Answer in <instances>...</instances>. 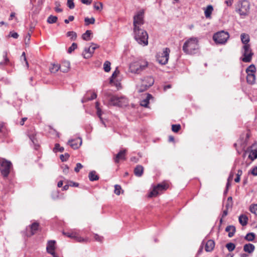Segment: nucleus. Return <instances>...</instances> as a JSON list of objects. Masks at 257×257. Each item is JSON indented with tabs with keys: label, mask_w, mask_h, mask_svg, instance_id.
<instances>
[{
	"label": "nucleus",
	"mask_w": 257,
	"mask_h": 257,
	"mask_svg": "<svg viewBox=\"0 0 257 257\" xmlns=\"http://www.w3.org/2000/svg\"><path fill=\"white\" fill-rule=\"evenodd\" d=\"M198 49V40L196 37H191L186 41L183 46L182 49L186 54H192L195 50Z\"/></svg>",
	"instance_id": "1"
},
{
	"label": "nucleus",
	"mask_w": 257,
	"mask_h": 257,
	"mask_svg": "<svg viewBox=\"0 0 257 257\" xmlns=\"http://www.w3.org/2000/svg\"><path fill=\"white\" fill-rule=\"evenodd\" d=\"M134 38L140 44L146 46L148 44V34L147 32L141 28L134 29Z\"/></svg>",
	"instance_id": "2"
},
{
	"label": "nucleus",
	"mask_w": 257,
	"mask_h": 257,
	"mask_svg": "<svg viewBox=\"0 0 257 257\" xmlns=\"http://www.w3.org/2000/svg\"><path fill=\"white\" fill-rule=\"evenodd\" d=\"M250 4L247 1L243 0L238 2L236 6V12L241 16H246L249 13Z\"/></svg>",
	"instance_id": "3"
},
{
	"label": "nucleus",
	"mask_w": 257,
	"mask_h": 257,
	"mask_svg": "<svg viewBox=\"0 0 257 257\" xmlns=\"http://www.w3.org/2000/svg\"><path fill=\"white\" fill-rule=\"evenodd\" d=\"M127 99L124 96L111 95L109 98V104L113 106L122 107L127 105Z\"/></svg>",
	"instance_id": "4"
},
{
	"label": "nucleus",
	"mask_w": 257,
	"mask_h": 257,
	"mask_svg": "<svg viewBox=\"0 0 257 257\" xmlns=\"http://www.w3.org/2000/svg\"><path fill=\"white\" fill-rule=\"evenodd\" d=\"M141 81L142 84L138 89L140 93L147 90L154 84L155 81L154 78L151 76L145 77L143 79H141Z\"/></svg>",
	"instance_id": "5"
},
{
	"label": "nucleus",
	"mask_w": 257,
	"mask_h": 257,
	"mask_svg": "<svg viewBox=\"0 0 257 257\" xmlns=\"http://www.w3.org/2000/svg\"><path fill=\"white\" fill-rule=\"evenodd\" d=\"M0 165L1 166V172L4 178L7 177L12 167V163L4 159H0Z\"/></svg>",
	"instance_id": "6"
},
{
	"label": "nucleus",
	"mask_w": 257,
	"mask_h": 257,
	"mask_svg": "<svg viewBox=\"0 0 257 257\" xmlns=\"http://www.w3.org/2000/svg\"><path fill=\"white\" fill-rule=\"evenodd\" d=\"M241 52L243 56L241 60L245 63L251 62L253 53L252 52L250 45H243Z\"/></svg>",
	"instance_id": "7"
},
{
	"label": "nucleus",
	"mask_w": 257,
	"mask_h": 257,
	"mask_svg": "<svg viewBox=\"0 0 257 257\" xmlns=\"http://www.w3.org/2000/svg\"><path fill=\"white\" fill-rule=\"evenodd\" d=\"M229 37V34L224 31L216 33L213 36V39L216 43L224 44Z\"/></svg>",
	"instance_id": "8"
},
{
	"label": "nucleus",
	"mask_w": 257,
	"mask_h": 257,
	"mask_svg": "<svg viewBox=\"0 0 257 257\" xmlns=\"http://www.w3.org/2000/svg\"><path fill=\"white\" fill-rule=\"evenodd\" d=\"M148 65V62H145L144 64H140L137 62L132 63L130 65L129 69L131 73L139 74L144 70Z\"/></svg>",
	"instance_id": "9"
},
{
	"label": "nucleus",
	"mask_w": 257,
	"mask_h": 257,
	"mask_svg": "<svg viewBox=\"0 0 257 257\" xmlns=\"http://www.w3.org/2000/svg\"><path fill=\"white\" fill-rule=\"evenodd\" d=\"M170 52L169 48H164L162 53L157 54L156 56L157 61L162 65L166 64L168 61Z\"/></svg>",
	"instance_id": "10"
},
{
	"label": "nucleus",
	"mask_w": 257,
	"mask_h": 257,
	"mask_svg": "<svg viewBox=\"0 0 257 257\" xmlns=\"http://www.w3.org/2000/svg\"><path fill=\"white\" fill-rule=\"evenodd\" d=\"M99 46L97 44L92 43L91 45L89 48H85L84 52L82 53L83 57L85 59L90 58L95 50Z\"/></svg>",
	"instance_id": "11"
},
{
	"label": "nucleus",
	"mask_w": 257,
	"mask_h": 257,
	"mask_svg": "<svg viewBox=\"0 0 257 257\" xmlns=\"http://www.w3.org/2000/svg\"><path fill=\"white\" fill-rule=\"evenodd\" d=\"M143 12H140L134 17V29L139 28L144 24Z\"/></svg>",
	"instance_id": "12"
},
{
	"label": "nucleus",
	"mask_w": 257,
	"mask_h": 257,
	"mask_svg": "<svg viewBox=\"0 0 257 257\" xmlns=\"http://www.w3.org/2000/svg\"><path fill=\"white\" fill-rule=\"evenodd\" d=\"M168 186L165 184H159L157 186L155 187L153 190L149 193L148 197H153L156 196L159 194L160 191L166 190Z\"/></svg>",
	"instance_id": "13"
},
{
	"label": "nucleus",
	"mask_w": 257,
	"mask_h": 257,
	"mask_svg": "<svg viewBox=\"0 0 257 257\" xmlns=\"http://www.w3.org/2000/svg\"><path fill=\"white\" fill-rule=\"evenodd\" d=\"M82 141L80 138L69 140L68 144L73 149H78L81 145Z\"/></svg>",
	"instance_id": "14"
},
{
	"label": "nucleus",
	"mask_w": 257,
	"mask_h": 257,
	"mask_svg": "<svg viewBox=\"0 0 257 257\" xmlns=\"http://www.w3.org/2000/svg\"><path fill=\"white\" fill-rule=\"evenodd\" d=\"M125 150H122L120 151L115 156L114 158V160L115 163H118L120 160H125Z\"/></svg>",
	"instance_id": "15"
},
{
	"label": "nucleus",
	"mask_w": 257,
	"mask_h": 257,
	"mask_svg": "<svg viewBox=\"0 0 257 257\" xmlns=\"http://www.w3.org/2000/svg\"><path fill=\"white\" fill-rule=\"evenodd\" d=\"M70 62L68 61H64L60 66V70L61 71L66 73L68 72L70 69Z\"/></svg>",
	"instance_id": "16"
},
{
	"label": "nucleus",
	"mask_w": 257,
	"mask_h": 257,
	"mask_svg": "<svg viewBox=\"0 0 257 257\" xmlns=\"http://www.w3.org/2000/svg\"><path fill=\"white\" fill-rule=\"evenodd\" d=\"M214 241L212 240H209L206 243L205 249L206 251H211L214 248Z\"/></svg>",
	"instance_id": "17"
},
{
	"label": "nucleus",
	"mask_w": 257,
	"mask_h": 257,
	"mask_svg": "<svg viewBox=\"0 0 257 257\" xmlns=\"http://www.w3.org/2000/svg\"><path fill=\"white\" fill-rule=\"evenodd\" d=\"M144 172V167L142 165H137L134 169V174L137 177H141Z\"/></svg>",
	"instance_id": "18"
},
{
	"label": "nucleus",
	"mask_w": 257,
	"mask_h": 257,
	"mask_svg": "<svg viewBox=\"0 0 257 257\" xmlns=\"http://www.w3.org/2000/svg\"><path fill=\"white\" fill-rule=\"evenodd\" d=\"M255 249V246L251 243H247L243 246V250L249 253H252Z\"/></svg>",
	"instance_id": "19"
},
{
	"label": "nucleus",
	"mask_w": 257,
	"mask_h": 257,
	"mask_svg": "<svg viewBox=\"0 0 257 257\" xmlns=\"http://www.w3.org/2000/svg\"><path fill=\"white\" fill-rule=\"evenodd\" d=\"M235 230V227L233 225H228L225 228V231L228 232V236L229 237H231L234 235Z\"/></svg>",
	"instance_id": "20"
},
{
	"label": "nucleus",
	"mask_w": 257,
	"mask_h": 257,
	"mask_svg": "<svg viewBox=\"0 0 257 257\" xmlns=\"http://www.w3.org/2000/svg\"><path fill=\"white\" fill-rule=\"evenodd\" d=\"M246 81L248 83L253 84L255 83V76L253 73H247Z\"/></svg>",
	"instance_id": "21"
},
{
	"label": "nucleus",
	"mask_w": 257,
	"mask_h": 257,
	"mask_svg": "<svg viewBox=\"0 0 257 257\" xmlns=\"http://www.w3.org/2000/svg\"><path fill=\"white\" fill-rule=\"evenodd\" d=\"M39 227V223L37 222H34L30 225L31 233L28 234V236H31L34 235L36 231L38 230Z\"/></svg>",
	"instance_id": "22"
},
{
	"label": "nucleus",
	"mask_w": 257,
	"mask_h": 257,
	"mask_svg": "<svg viewBox=\"0 0 257 257\" xmlns=\"http://www.w3.org/2000/svg\"><path fill=\"white\" fill-rule=\"evenodd\" d=\"M213 11V8L212 5H208L206 7L204 11L205 16L206 18H209L211 17V15Z\"/></svg>",
	"instance_id": "23"
},
{
	"label": "nucleus",
	"mask_w": 257,
	"mask_h": 257,
	"mask_svg": "<svg viewBox=\"0 0 257 257\" xmlns=\"http://www.w3.org/2000/svg\"><path fill=\"white\" fill-rule=\"evenodd\" d=\"M88 178L90 181H94L99 179V176L95 171H91L89 172Z\"/></svg>",
	"instance_id": "24"
},
{
	"label": "nucleus",
	"mask_w": 257,
	"mask_h": 257,
	"mask_svg": "<svg viewBox=\"0 0 257 257\" xmlns=\"http://www.w3.org/2000/svg\"><path fill=\"white\" fill-rule=\"evenodd\" d=\"M55 241L54 240H49L48 242L47 245V251L48 253L51 252V250L54 251L55 247Z\"/></svg>",
	"instance_id": "25"
},
{
	"label": "nucleus",
	"mask_w": 257,
	"mask_h": 257,
	"mask_svg": "<svg viewBox=\"0 0 257 257\" xmlns=\"http://www.w3.org/2000/svg\"><path fill=\"white\" fill-rule=\"evenodd\" d=\"M240 39L244 45H249L248 44L249 42V36L248 35L242 33L241 34Z\"/></svg>",
	"instance_id": "26"
},
{
	"label": "nucleus",
	"mask_w": 257,
	"mask_h": 257,
	"mask_svg": "<svg viewBox=\"0 0 257 257\" xmlns=\"http://www.w3.org/2000/svg\"><path fill=\"white\" fill-rule=\"evenodd\" d=\"M29 138L35 146V149H37L39 146L36 138V135L34 134H30L29 135Z\"/></svg>",
	"instance_id": "27"
},
{
	"label": "nucleus",
	"mask_w": 257,
	"mask_h": 257,
	"mask_svg": "<svg viewBox=\"0 0 257 257\" xmlns=\"http://www.w3.org/2000/svg\"><path fill=\"white\" fill-rule=\"evenodd\" d=\"M239 222L242 225L245 226L247 223L248 217L243 214H241L239 216Z\"/></svg>",
	"instance_id": "28"
},
{
	"label": "nucleus",
	"mask_w": 257,
	"mask_h": 257,
	"mask_svg": "<svg viewBox=\"0 0 257 257\" xmlns=\"http://www.w3.org/2000/svg\"><path fill=\"white\" fill-rule=\"evenodd\" d=\"M92 33L91 30H87L85 33L82 35V38L85 41H89L91 40V36Z\"/></svg>",
	"instance_id": "29"
},
{
	"label": "nucleus",
	"mask_w": 257,
	"mask_h": 257,
	"mask_svg": "<svg viewBox=\"0 0 257 257\" xmlns=\"http://www.w3.org/2000/svg\"><path fill=\"white\" fill-rule=\"evenodd\" d=\"M152 97H153L151 94H148L147 98L141 101V105L145 107H147L149 103V99Z\"/></svg>",
	"instance_id": "30"
},
{
	"label": "nucleus",
	"mask_w": 257,
	"mask_h": 257,
	"mask_svg": "<svg viewBox=\"0 0 257 257\" xmlns=\"http://www.w3.org/2000/svg\"><path fill=\"white\" fill-rule=\"evenodd\" d=\"M66 36L70 37V39L72 41H75L77 39V34L74 31H69L67 33Z\"/></svg>",
	"instance_id": "31"
},
{
	"label": "nucleus",
	"mask_w": 257,
	"mask_h": 257,
	"mask_svg": "<svg viewBox=\"0 0 257 257\" xmlns=\"http://www.w3.org/2000/svg\"><path fill=\"white\" fill-rule=\"evenodd\" d=\"M60 65L58 64H52L51 66L50 67L49 69L51 73H56L60 69Z\"/></svg>",
	"instance_id": "32"
},
{
	"label": "nucleus",
	"mask_w": 257,
	"mask_h": 257,
	"mask_svg": "<svg viewBox=\"0 0 257 257\" xmlns=\"http://www.w3.org/2000/svg\"><path fill=\"white\" fill-rule=\"evenodd\" d=\"M255 234L252 232L248 233L246 236H245L244 238L245 240L249 241H252L254 240L255 238Z\"/></svg>",
	"instance_id": "33"
},
{
	"label": "nucleus",
	"mask_w": 257,
	"mask_h": 257,
	"mask_svg": "<svg viewBox=\"0 0 257 257\" xmlns=\"http://www.w3.org/2000/svg\"><path fill=\"white\" fill-rule=\"evenodd\" d=\"M248 158L251 160L253 161L257 158V150H252L250 151V154L248 156Z\"/></svg>",
	"instance_id": "34"
},
{
	"label": "nucleus",
	"mask_w": 257,
	"mask_h": 257,
	"mask_svg": "<svg viewBox=\"0 0 257 257\" xmlns=\"http://www.w3.org/2000/svg\"><path fill=\"white\" fill-rule=\"evenodd\" d=\"M58 18L56 16L50 15L47 19V22L49 24H54L57 22Z\"/></svg>",
	"instance_id": "35"
},
{
	"label": "nucleus",
	"mask_w": 257,
	"mask_h": 257,
	"mask_svg": "<svg viewBox=\"0 0 257 257\" xmlns=\"http://www.w3.org/2000/svg\"><path fill=\"white\" fill-rule=\"evenodd\" d=\"M3 56L4 61L3 62H0V65H6L9 62V59H8V58L7 57V52L6 51H4L3 52Z\"/></svg>",
	"instance_id": "36"
},
{
	"label": "nucleus",
	"mask_w": 257,
	"mask_h": 257,
	"mask_svg": "<svg viewBox=\"0 0 257 257\" xmlns=\"http://www.w3.org/2000/svg\"><path fill=\"white\" fill-rule=\"evenodd\" d=\"M255 67L253 64L249 66L246 69V73H253L255 72Z\"/></svg>",
	"instance_id": "37"
},
{
	"label": "nucleus",
	"mask_w": 257,
	"mask_h": 257,
	"mask_svg": "<svg viewBox=\"0 0 257 257\" xmlns=\"http://www.w3.org/2000/svg\"><path fill=\"white\" fill-rule=\"evenodd\" d=\"M84 22L86 25H89V24H93L95 23V19L93 17L91 18H85Z\"/></svg>",
	"instance_id": "38"
},
{
	"label": "nucleus",
	"mask_w": 257,
	"mask_h": 257,
	"mask_svg": "<svg viewBox=\"0 0 257 257\" xmlns=\"http://www.w3.org/2000/svg\"><path fill=\"white\" fill-rule=\"evenodd\" d=\"M249 210L252 213L257 216V204L251 205L249 207Z\"/></svg>",
	"instance_id": "39"
},
{
	"label": "nucleus",
	"mask_w": 257,
	"mask_h": 257,
	"mask_svg": "<svg viewBox=\"0 0 257 257\" xmlns=\"http://www.w3.org/2000/svg\"><path fill=\"white\" fill-rule=\"evenodd\" d=\"M94 8L97 11H101L103 9V4L101 2L95 3L94 5Z\"/></svg>",
	"instance_id": "40"
},
{
	"label": "nucleus",
	"mask_w": 257,
	"mask_h": 257,
	"mask_svg": "<svg viewBox=\"0 0 257 257\" xmlns=\"http://www.w3.org/2000/svg\"><path fill=\"white\" fill-rule=\"evenodd\" d=\"M103 69L106 72L110 70V63L109 61H106L105 62L103 65Z\"/></svg>",
	"instance_id": "41"
},
{
	"label": "nucleus",
	"mask_w": 257,
	"mask_h": 257,
	"mask_svg": "<svg viewBox=\"0 0 257 257\" xmlns=\"http://www.w3.org/2000/svg\"><path fill=\"white\" fill-rule=\"evenodd\" d=\"M53 151L55 152L57 151L63 152L64 151V148L62 147H60L59 144H56Z\"/></svg>",
	"instance_id": "42"
},
{
	"label": "nucleus",
	"mask_w": 257,
	"mask_h": 257,
	"mask_svg": "<svg viewBox=\"0 0 257 257\" xmlns=\"http://www.w3.org/2000/svg\"><path fill=\"white\" fill-rule=\"evenodd\" d=\"M226 247L229 251H232L234 249L235 245L233 243L229 242L226 244Z\"/></svg>",
	"instance_id": "43"
},
{
	"label": "nucleus",
	"mask_w": 257,
	"mask_h": 257,
	"mask_svg": "<svg viewBox=\"0 0 257 257\" xmlns=\"http://www.w3.org/2000/svg\"><path fill=\"white\" fill-rule=\"evenodd\" d=\"M70 155L68 153H65L64 154L61 155L60 158L62 162L66 161L69 158Z\"/></svg>",
	"instance_id": "44"
},
{
	"label": "nucleus",
	"mask_w": 257,
	"mask_h": 257,
	"mask_svg": "<svg viewBox=\"0 0 257 257\" xmlns=\"http://www.w3.org/2000/svg\"><path fill=\"white\" fill-rule=\"evenodd\" d=\"M181 129L180 124H173L172 125V130L175 133H177Z\"/></svg>",
	"instance_id": "45"
},
{
	"label": "nucleus",
	"mask_w": 257,
	"mask_h": 257,
	"mask_svg": "<svg viewBox=\"0 0 257 257\" xmlns=\"http://www.w3.org/2000/svg\"><path fill=\"white\" fill-rule=\"evenodd\" d=\"M121 190V187L119 185H115L114 186V193L119 195L120 194V190Z\"/></svg>",
	"instance_id": "46"
},
{
	"label": "nucleus",
	"mask_w": 257,
	"mask_h": 257,
	"mask_svg": "<svg viewBox=\"0 0 257 257\" xmlns=\"http://www.w3.org/2000/svg\"><path fill=\"white\" fill-rule=\"evenodd\" d=\"M63 233L64 235H65L70 238H76V237L74 235H73V234L71 233L70 232H63ZM77 238L78 239V240L79 241H81L82 240L81 238L80 237H77Z\"/></svg>",
	"instance_id": "47"
},
{
	"label": "nucleus",
	"mask_w": 257,
	"mask_h": 257,
	"mask_svg": "<svg viewBox=\"0 0 257 257\" xmlns=\"http://www.w3.org/2000/svg\"><path fill=\"white\" fill-rule=\"evenodd\" d=\"M77 47V45L75 43H73L71 46L68 48V53H71Z\"/></svg>",
	"instance_id": "48"
},
{
	"label": "nucleus",
	"mask_w": 257,
	"mask_h": 257,
	"mask_svg": "<svg viewBox=\"0 0 257 257\" xmlns=\"http://www.w3.org/2000/svg\"><path fill=\"white\" fill-rule=\"evenodd\" d=\"M119 73V71L117 69V68H116L115 69V70L113 72V73H112V75H111V78H110V83H112V79H114L116 77V76H117L118 74Z\"/></svg>",
	"instance_id": "49"
},
{
	"label": "nucleus",
	"mask_w": 257,
	"mask_h": 257,
	"mask_svg": "<svg viewBox=\"0 0 257 257\" xmlns=\"http://www.w3.org/2000/svg\"><path fill=\"white\" fill-rule=\"evenodd\" d=\"M73 1L74 0H67V5L70 9L74 8L75 5Z\"/></svg>",
	"instance_id": "50"
},
{
	"label": "nucleus",
	"mask_w": 257,
	"mask_h": 257,
	"mask_svg": "<svg viewBox=\"0 0 257 257\" xmlns=\"http://www.w3.org/2000/svg\"><path fill=\"white\" fill-rule=\"evenodd\" d=\"M249 173H250L253 176H257V166L254 167L252 168L249 172Z\"/></svg>",
	"instance_id": "51"
},
{
	"label": "nucleus",
	"mask_w": 257,
	"mask_h": 257,
	"mask_svg": "<svg viewBox=\"0 0 257 257\" xmlns=\"http://www.w3.org/2000/svg\"><path fill=\"white\" fill-rule=\"evenodd\" d=\"M83 168V166L81 163H78L76 164V166L74 169V171L76 172H78L81 169Z\"/></svg>",
	"instance_id": "52"
},
{
	"label": "nucleus",
	"mask_w": 257,
	"mask_h": 257,
	"mask_svg": "<svg viewBox=\"0 0 257 257\" xmlns=\"http://www.w3.org/2000/svg\"><path fill=\"white\" fill-rule=\"evenodd\" d=\"M102 113V111H101L100 108H98L97 109V115L99 117L100 119H102V117H101Z\"/></svg>",
	"instance_id": "53"
},
{
	"label": "nucleus",
	"mask_w": 257,
	"mask_h": 257,
	"mask_svg": "<svg viewBox=\"0 0 257 257\" xmlns=\"http://www.w3.org/2000/svg\"><path fill=\"white\" fill-rule=\"evenodd\" d=\"M10 35L15 39H17L19 37L18 34L16 32H11Z\"/></svg>",
	"instance_id": "54"
},
{
	"label": "nucleus",
	"mask_w": 257,
	"mask_h": 257,
	"mask_svg": "<svg viewBox=\"0 0 257 257\" xmlns=\"http://www.w3.org/2000/svg\"><path fill=\"white\" fill-rule=\"evenodd\" d=\"M203 249V243H202V244L200 245V246L197 251V255H199V254H200L202 253Z\"/></svg>",
	"instance_id": "55"
},
{
	"label": "nucleus",
	"mask_w": 257,
	"mask_h": 257,
	"mask_svg": "<svg viewBox=\"0 0 257 257\" xmlns=\"http://www.w3.org/2000/svg\"><path fill=\"white\" fill-rule=\"evenodd\" d=\"M21 57H22H22H23V58H24V60L25 61L26 65H27V67H28L29 64H28V61H27V59H26V54H25V52H23V53H22V56H21Z\"/></svg>",
	"instance_id": "56"
},
{
	"label": "nucleus",
	"mask_w": 257,
	"mask_h": 257,
	"mask_svg": "<svg viewBox=\"0 0 257 257\" xmlns=\"http://www.w3.org/2000/svg\"><path fill=\"white\" fill-rule=\"evenodd\" d=\"M94 238L96 241H98L100 242L102 240V237L101 236H99L98 234H95Z\"/></svg>",
	"instance_id": "57"
},
{
	"label": "nucleus",
	"mask_w": 257,
	"mask_h": 257,
	"mask_svg": "<svg viewBox=\"0 0 257 257\" xmlns=\"http://www.w3.org/2000/svg\"><path fill=\"white\" fill-rule=\"evenodd\" d=\"M232 206V202H227L225 205L226 209L228 210L229 208H231Z\"/></svg>",
	"instance_id": "58"
},
{
	"label": "nucleus",
	"mask_w": 257,
	"mask_h": 257,
	"mask_svg": "<svg viewBox=\"0 0 257 257\" xmlns=\"http://www.w3.org/2000/svg\"><path fill=\"white\" fill-rule=\"evenodd\" d=\"M225 3L227 6H231L233 3V0H227L225 1Z\"/></svg>",
	"instance_id": "59"
},
{
	"label": "nucleus",
	"mask_w": 257,
	"mask_h": 257,
	"mask_svg": "<svg viewBox=\"0 0 257 257\" xmlns=\"http://www.w3.org/2000/svg\"><path fill=\"white\" fill-rule=\"evenodd\" d=\"M68 171H69V167H68V166L65 165L63 168V172L65 174H67L68 173Z\"/></svg>",
	"instance_id": "60"
},
{
	"label": "nucleus",
	"mask_w": 257,
	"mask_h": 257,
	"mask_svg": "<svg viewBox=\"0 0 257 257\" xmlns=\"http://www.w3.org/2000/svg\"><path fill=\"white\" fill-rule=\"evenodd\" d=\"M31 38V34L28 33L27 35L26 36V40L27 39V42L26 41V44H27L30 40Z\"/></svg>",
	"instance_id": "61"
},
{
	"label": "nucleus",
	"mask_w": 257,
	"mask_h": 257,
	"mask_svg": "<svg viewBox=\"0 0 257 257\" xmlns=\"http://www.w3.org/2000/svg\"><path fill=\"white\" fill-rule=\"evenodd\" d=\"M131 161L134 162L136 163H137L139 162V159L135 157H132L131 158Z\"/></svg>",
	"instance_id": "62"
},
{
	"label": "nucleus",
	"mask_w": 257,
	"mask_h": 257,
	"mask_svg": "<svg viewBox=\"0 0 257 257\" xmlns=\"http://www.w3.org/2000/svg\"><path fill=\"white\" fill-rule=\"evenodd\" d=\"M97 97V94L95 93H93L91 97L88 98V100H93L94 99H95Z\"/></svg>",
	"instance_id": "63"
},
{
	"label": "nucleus",
	"mask_w": 257,
	"mask_h": 257,
	"mask_svg": "<svg viewBox=\"0 0 257 257\" xmlns=\"http://www.w3.org/2000/svg\"><path fill=\"white\" fill-rule=\"evenodd\" d=\"M70 186H72V187H78V183H75V182H73L72 181H71L70 182Z\"/></svg>",
	"instance_id": "64"
}]
</instances>
